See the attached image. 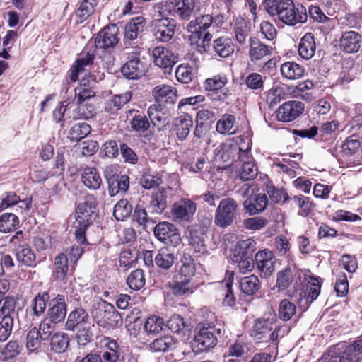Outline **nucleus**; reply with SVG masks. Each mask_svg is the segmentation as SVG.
I'll return each instance as SVG.
<instances>
[{"label":"nucleus","instance_id":"obj_6","mask_svg":"<svg viewBox=\"0 0 362 362\" xmlns=\"http://www.w3.org/2000/svg\"><path fill=\"white\" fill-rule=\"evenodd\" d=\"M97 216V202L93 194L85 196L76 209V221L82 227H89Z\"/></svg>","mask_w":362,"mask_h":362},{"label":"nucleus","instance_id":"obj_30","mask_svg":"<svg viewBox=\"0 0 362 362\" xmlns=\"http://www.w3.org/2000/svg\"><path fill=\"white\" fill-rule=\"evenodd\" d=\"M108 191L110 197L117 195L119 192H125L129 186V179L126 175H114L107 179Z\"/></svg>","mask_w":362,"mask_h":362},{"label":"nucleus","instance_id":"obj_2","mask_svg":"<svg viewBox=\"0 0 362 362\" xmlns=\"http://www.w3.org/2000/svg\"><path fill=\"white\" fill-rule=\"evenodd\" d=\"M278 9L276 16L287 25L293 26L307 21L306 8L300 4L296 6L292 0H280Z\"/></svg>","mask_w":362,"mask_h":362},{"label":"nucleus","instance_id":"obj_57","mask_svg":"<svg viewBox=\"0 0 362 362\" xmlns=\"http://www.w3.org/2000/svg\"><path fill=\"white\" fill-rule=\"evenodd\" d=\"M175 76L177 80L182 83H190L194 76L192 68L186 64H181L177 68Z\"/></svg>","mask_w":362,"mask_h":362},{"label":"nucleus","instance_id":"obj_47","mask_svg":"<svg viewBox=\"0 0 362 362\" xmlns=\"http://www.w3.org/2000/svg\"><path fill=\"white\" fill-rule=\"evenodd\" d=\"M235 118L232 115L225 114L216 124V130L218 133L225 134H233L235 133L233 127Z\"/></svg>","mask_w":362,"mask_h":362},{"label":"nucleus","instance_id":"obj_53","mask_svg":"<svg viewBox=\"0 0 362 362\" xmlns=\"http://www.w3.org/2000/svg\"><path fill=\"white\" fill-rule=\"evenodd\" d=\"M95 107L92 105L81 104L78 105V107L74 110L71 115L67 114V117L72 118L73 119H88L92 117Z\"/></svg>","mask_w":362,"mask_h":362},{"label":"nucleus","instance_id":"obj_1","mask_svg":"<svg viewBox=\"0 0 362 362\" xmlns=\"http://www.w3.org/2000/svg\"><path fill=\"white\" fill-rule=\"evenodd\" d=\"M288 332L286 327L278 324V320L274 315L268 317H263L255 320L251 335L258 340L275 342L279 338H282Z\"/></svg>","mask_w":362,"mask_h":362},{"label":"nucleus","instance_id":"obj_50","mask_svg":"<svg viewBox=\"0 0 362 362\" xmlns=\"http://www.w3.org/2000/svg\"><path fill=\"white\" fill-rule=\"evenodd\" d=\"M165 326L164 320L157 315L148 317L144 323V329L149 334H157L160 332Z\"/></svg>","mask_w":362,"mask_h":362},{"label":"nucleus","instance_id":"obj_33","mask_svg":"<svg viewBox=\"0 0 362 362\" xmlns=\"http://www.w3.org/2000/svg\"><path fill=\"white\" fill-rule=\"evenodd\" d=\"M88 314L83 308H76L68 315L65 324L66 329L69 331H74L77 325L88 322Z\"/></svg>","mask_w":362,"mask_h":362},{"label":"nucleus","instance_id":"obj_34","mask_svg":"<svg viewBox=\"0 0 362 362\" xmlns=\"http://www.w3.org/2000/svg\"><path fill=\"white\" fill-rule=\"evenodd\" d=\"M132 98L130 92H126L122 95H115L108 100L105 107V112L110 115H115L121 107L127 104Z\"/></svg>","mask_w":362,"mask_h":362},{"label":"nucleus","instance_id":"obj_13","mask_svg":"<svg viewBox=\"0 0 362 362\" xmlns=\"http://www.w3.org/2000/svg\"><path fill=\"white\" fill-rule=\"evenodd\" d=\"M304 110V104L291 100L282 104L277 110L276 116L279 121L289 122L299 117Z\"/></svg>","mask_w":362,"mask_h":362},{"label":"nucleus","instance_id":"obj_20","mask_svg":"<svg viewBox=\"0 0 362 362\" xmlns=\"http://www.w3.org/2000/svg\"><path fill=\"white\" fill-rule=\"evenodd\" d=\"M362 44L361 35L355 31L344 32L339 40V46L346 53L357 52Z\"/></svg>","mask_w":362,"mask_h":362},{"label":"nucleus","instance_id":"obj_12","mask_svg":"<svg viewBox=\"0 0 362 362\" xmlns=\"http://www.w3.org/2000/svg\"><path fill=\"white\" fill-rule=\"evenodd\" d=\"M128 61L121 69L122 74L129 79H136L144 75L146 68L140 60V52L136 49L133 52L128 53Z\"/></svg>","mask_w":362,"mask_h":362},{"label":"nucleus","instance_id":"obj_48","mask_svg":"<svg viewBox=\"0 0 362 362\" xmlns=\"http://www.w3.org/2000/svg\"><path fill=\"white\" fill-rule=\"evenodd\" d=\"M296 313V306L287 299L282 300L279 305L278 316L284 321H288Z\"/></svg>","mask_w":362,"mask_h":362},{"label":"nucleus","instance_id":"obj_55","mask_svg":"<svg viewBox=\"0 0 362 362\" xmlns=\"http://www.w3.org/2000/svg\"><path fill=\"white\" fill-rule=\"evenodd\" d=\"M228 82L226 76L221 74L209 78L204 81V88L208 90H218L223 88Z\"/></svg>","mask_w":362,"mask_h":362},{"label":"nucleus","instance_id":"obj_41","mask_svg":"<svg viewBox=\"0 0 362 362\" xmlns=\"http://www.w3.org/2000/svg\"><path fill=\"white\" fill-rule=\"evenodd\" d=\"M180 270L178 276L181 278L188 279L191 280V278L194 275L196 272L195 263L193 257L189 254H184L180 259Z\"/></svg>","mask_w":362,"mask_h":362},{"label":"nucleus","instance_id":"obj_62","mask_svg":"<svg viewBox=\"0 0 362 362\" xmlns=\"http://www.w3.org/2000/svg\"><path fill=\"white\" fill-rule=\"evenodd\" d=\"M95 92L88 88L80 86L75 88V101L76 105L83 104L87 100L90 99L95 96Z\"/></svg>","mask_w":362,"mask_h":362},{"label":"nucleus","instance_id":"obj_54","mask_svg":"<svg viewBox=\"0 0 362 362\" xmlns=\"http://www.w3.org/2000/svg\"><path fill=\"white\" fill-rule=\"evenodd\" d=\"M170 287L175 295L182 296L190 291L192 284L189 279L178 276L176 277V280L171 284Z\"/></svg>","mask_w":362,"mask_h":362},{"label":"nucleus","instance_id":"obj_64","mask_svg":"<svg viewBox=\"0 0 362 362\" xmlns=\"http://www.w3.org/2000/svg\"><path fill=\"white\" fill-rule=\"evenodd\" d=\"M268 223L267 218L263 217L248 218L243 221V225L247 229L257 230L265 227Z\"/></svg>","mask_w":362,"mask_h":362},{"label":"nucleus","instance_id":"obj_46","mask_svg":"<svg viewBox=\"0 0 362 362\" xmlns=\"http://www.w3.org/2000/svg\"><path fill=\"white\" fill-rule=\"evenodd\" d=\"M19 220L12 213H4L0 216V232L9 233L16 229Z\"/></svg>","mask_w":362,"mask_h":362},{"label":"nucleus","instance_id":"obj_56","mask_svg":"<svg viewBox=\"0 0 362 362\" xmlns=\"http://www.w3.org/2000/svg\"><path fill=\"white\" fill-rule=\"evenodd\" d=\"M13 326L11 316L0 315V341H6L10 336Z\"/></svg>","mask_w":362,"mask_h":362},{"label":"nucleus","instance_id":"obj_60","mask_svg":"<svg viewBox=\"0 0 362 362\" xmlns=\"http://www.w3.org/2000/svg\"><path fill=\"white\" fill-rule=\"evenodd\" d=\"M308 282V300H310V302L312 303L318 297L320 293L321 284L319 279L314 276H310Z\"/></svg>","mask_w":362,"mask_h":362},{"label":"nucleus","instance_id":"obj_17","mask_svg":"<svg viewBox=\"0 0 362 362\" xmlns=\"http://www.w3.org/2000/svg\"><path fill=\"white\" fill-rule=\"evenodd\" d=\"M213 17L209 14L202 15L189 21L186 29L191 33V38H197L200 40L202 34L212 25Z\"/></svg>","mask_w":362,"mask_h":362},{"label":"nucleus","instance_id":"obj_37","mask_svg":"<svg viewBox=\"0 0 362 362\" xmlns=\"http://www.w3.org/2000/svg\"><path fill=\"white\" fill-rule=\"evenodd\" d=\"M176 345V340L170 335H165L154 339L150 344V349L154 352H165L173 349Z\"/></svg>","mask_w":362,"mask_h":362},{"label":"nucleus","instance_id":"obj_35","mask_svg":"<svg viewBox=\"0 0 362 362\" xmlns=\"http://www.w3.org/2000/svg\"><path fill=\"white\" fill-rule=\"evenodd\" d=\"M16 257L17 260L23 265L28 267L35 265V255L27 244L19 245L16 248Z\"/></svg>","mask_w":362,"mask_h":362},{"label":"nucleus","instance_id":"obj_21","mask_svg":"<svg viewBox=\"0 0 362 362\" xmlns=\"http://www.w3.org/2000/svg\"><path fill=\"white\" fill-rule=\"evenodd\" d=\"M255 262L258 270L264 276L271 275L275 269L274 255L269 250L258 252L255 255Z\"/></svg>","mask_w":362,"mask_h":362},{"label":"nucleus","instance_id":"obj_52","mask_svg":"<svg viewBox=\"0 0 362 362\" xmlns=\"http://www.w3.org/2000/svg\"><path fill=\"white\" fill-rule=\"evenodd\" d=\"M291 199L299 209H300L298 214L303 216H307L313 207V202L309 197L302 195L293 196Z\"/></svg>","mask_w":362,"mask_h":362},{"label":"nucleus","instance_id":"obj_43","mask_svg":"<svg viewBox=\"0 0 362 362\" xmlns=\"http://www.w3.org/2000/svg\"><path fill=\"white\" fill-rule=\"evenodd\" d=\"M176 89L168 85H159L153 89V95L157 102H167L176 96Z\"/></svg>","mask_w":362,"mask_h":362},{"label":"nucleus","instance_id":"obj_14","mask_svg":"<svg viewBox=\"0 0 362 362\" xmlns=\"http://www.w3.org/2000/svg\"><path fill=\"white\" fill-rule=\"evenodd\" d=\"M146 24V19L142 16L134 18L126 24L123 39L126 49L135 44L134 41L137 38L139 34L144 31Z\"/></svg>","mask_w":362,"mask_h":362},{"label":"nucleus","instance_id":"obj_8","mask_svg":"<svg viewBox=\"0 0 362 362\" xmlns=\"http://www.w3.org/2000/svg\"><path fill=\"white\" fill-rule=\"evenodd\" d=\"M197 211V204L190 199L182 198L175 202L171 209L173 220L177 223L191 222Z\"/></svg>","mask_w":362,"mask_h":362},{"label":"nucleus","instance_id":"obj_44","mask_svg":"<svg viewBox=\"0 0 362 362\" xmlns=\"http://www.w3.org/2000/svg\"><path fill=\"white\" fill-rule=\"evenodd\" d=\"M49 300V295L47 291L38 293L32 301V310L35 316L42 315L47 306V303Z\"/></svg>","mask_w":362,"mask_h":362},{"label":"nucleus","instance_id":"obj_15","mask_svg":"<svg viewBox=\"0 0 362 362\" xmlns=\"http://www.w3.org/2000/svg\"><path fill=\"white\" fill-rule=\"evenodd\" d=\"M175 21L173 18H162L154 21V35L162 42L170 41L175 35Z\"/></svg>","mask_w":362,"mask_h":362},{"label":"nucleus","instance_id":"obj_51","mask_svg":"<svg viewBox=\"0 0 362 362\" xmlns=\"http://www.w3.org/2000/svg\"><path fill=\"white\" fill-rule=\"evenodd\" d=\"M132 206L127 199H120L115 206L113 215L117 220L123 221L129 216Z\"/></svg>","mask_w":362,"mask_h":362},{"label":"nucleus","instance_id":"obj_61","mask_svg":"<svg viewBox=\"0 0 362 362\" xmlns=\"http://www.w3.org/2000/svg\"><path fill=\"white\" fill-rule=\"evenodd\" d=\"M245 84L250 89L262 90L264 86L263 77L258 73H251L246 77Z\"/></svg>","mask_w":362,"mask_h":362},{"label":"nucleus","instance_id":"obj_7","mask_svg":"<svg viewBox=\"0 0 362 362\" xmlns=\"http://www.w3.org/2000/svg\"><path fill=\"white\" fill-rule=\"evenodd\" d=\"M248 55L250 62L255 64L271 63L269 58L274 53V48L261 42L257 37H250Z\"/></svg>","mask_w":362,"mask_h":362},{"label":"nucleus","instance_id":"obj_4","mask_svg":"<svg viewBox=\"0 0 362 362\" xmlns=\"http://www.w3.org/2000/svg\"><path fill=\"white\" fill-rule=\"evenodd\" d=\"M238 204L235 199L226 197L220 200L214 215V224L221 228L231 226L237 217Z\"/></svg>","mask_w":362,"mask_h":362},{"label":"nucleus","instance_id":"obj_59","mask_svg":"<svg viewBox=\"0 0 362 362\" xmlns=\"http://www.w3.org/2000/svg\"><path fill=\"white\" fill-rule=\"evenodd\" d=\"M95 0H83L76 12V16L81 18V21L86 20L95 11Z\"/></svg>","mask_w":362,"mask_h":362},{"label":"nucleus","instance_id":"obj_49","mask_svg":"<svg viewBox=\"0 0 362 362\" xmlns=\"http://www.w3.org/2000/svg\"><path fill=\"white\" fill-rule=\"evenodd\" d=\"M127 283L132 290L138 291L143 288L146 283L143 270L137 269L132 272L127 277Z\"/></svg>","mask_w":362,"mask_h":362},{"label":"nucleus","instance_id":"obj_10","mask_svg":"<svg viewBox=\"0 0 362 362\" xmlns=\"http://www.w3.org/2000/svg\"><path fill=\"white\" fill-rule=\"evenodd\" d=\"M153 231L156 238L166 245L175 247L181 243L177 228L169 222L159 223L154 227Z\"/></svg>","mask_w":362,"mask_h":362},{"label":"nucleus","instance_id":"obj_16","mask_svg":"<svg viewBox=\"0 0 362 362\" xmlns=\"http://www.w3.org/2000/svg\"><path fill=\"white\" fill-rule=\"evenodd\" d=\"M148 115L154 128L158 131H164L170 124V115L160 104H153L148 110Z\"/></svg>","mask_w":362,"mask_h":362},{"label":"nucleus","instance_id":"obj_22","mask_svg":"<svg viewBox=\"0 0 362 362\" xmlns=\"http://www.w3.org/2000/svg\"><path fill=\"white\" fill-rule=\"evenodd\" d=\"M132 129L139 132L144 138L145 142H151L153 138V134L151 130L148 131L151 123L148 117L140 114L135 115L130 121Z\"/></svg>","mask_w":362,"mask_h":362},{"label":"nucleus","instance_id":"obj_58","mask_svg":"<svg viewBox=\"0 0 362 362\" xmlns=\"http://www.w3.org/2000/svg\"><path fill=\"white\" fill-rule=\"evenodd\" d=\"M41 336L36 327L32 328L27 334L26 346L30 351L37 350L41 345Z\"/></svg>","mask_w":362,"mask_h":362},{"label":"nucleus","instance_id":"obj_28","mask_svg":"<svg viewBox=\"0 0 362 362\" xmlns=\"http://www.w3.org/2000/svg\"><path fill=\"white\" fill-rule=\"evenodd\" d=\"M316 44L314 36L311 33H307L300 39L298 44V54L305 60L310 59L315 54Z\"/></svg>","mask_w":362,"mask_h":362},{"label":"nucleus","instance_id":"obj_45","mask_svg":"<svg viewBox=\"0 0 362 362\" xmlns=\"http://www.w3.org/2000/svg\"><path fill=\"white\" fill-rule=\"evenodd\" d=\"M91 132L90 126L86 122H78L71 127L68 137L73 141H78L86 137Z\"/></svg>","mask_w":362,"mask_h":362},{"label":"nucleus","instance_id":"obj_63","mask_svg":"<svg viewBox=\"0 0 362 362\" xmlns=\"http://www.w3.org/2000/svg\"><path fill=\"white\" fill-rule=\"evenodd\" d=\"M257 175V167L255 162L242 164L240 171V177L243 180H250Z\"/></svg>","mask_w":362,"mask_h":362},{"label":"nucleus","instance_id":"obj_26","mask_svg":"<svg viewBox=\"0 0 362 362\" xmlns=\"http://www.w3.org/2000/svg\"><path fill=\"white\" fill-rule=\"evenodd\" d=\"M280 71L285 79L294 81L303 78L305 73L304 66L295 62H286L281 64Z\"/></svg>","mask_w":362,"mask_h":362},{"label":"nucleus","instance_id":"obj_31","mask_svg":"<svg viewBox=\"0 0 362 362\" xmlns=\"http://www.w3.org/2000/svg\"><path fill=\"white\" fill-rule=\"evenodd\" d=\"M81 180L83 185L90 190H96L102 184V178L97 169L93 167H86L81 174Z\"/></svg>","mask_w":362,"mask_h":362},{"label":"nucleus","instance_id":"obj_32","mask_svg":"<svg viewBox=\"0 0 362 362\" xmlns=\"http://www.w3.org/2000/svg\"><path fill=\"white\" fill-rule=\"evenodd\" d=\"M297 270L295 265H288L277 274L276 286L279 290H285L288 288L294 281Z\"/></svg>","mask_w":362,"mask_h":362},{"label":"nucleus","instance_id":"obj_38","mask_svg":"<svg viewBox=\"0 0 362 362\" xmlns=\"http://www.w3.org/2000/svg\"><path fill=\"white\" fill-rule=\"evenodd\" d=\"M167 192L161 187L155 192L150 202V207L156 214H161L167 207Z\"/></svg>","mask_w":362,"mask_h":362},{"label":"nucleus","instance_id":"obj_42","mask_svg":"<svg viewBox=\"0 0 362 362\" xmlns=\"http://www.w3.org/2000/svg\"><path fill=\"white\" fill-rule=\"evenodd\" d=\"M175 262V256L168 247H162L158 250V254L155 257L156 264L163 269H168L170 268Z\"/></svg>","mask_w":362,"mask_h":362},{"label":"nucleus","instance_id":"obj_40","mask_svg":"<svg viewBox=\"0 0 362 362\" xmlns=\"http://www.w3.org/2000/svg\"><path fill=\"white\" fill-rule=\"evenodd\" d=\"M240 290L248 296L254 295L260 288V282L255 275H250L240 279Z\"/></svg>","mask_w":362,"mask_h":362},{"label":"nucleus","instance_id":"obj_3","mask_svg":"<svg viewBox=\"0 0 362 362\" xmlns=\"http://www.w3.org/2000/svg\"><path fill=\"white\" fill-rule=\"evenodd\" d=\"M91 315L99 327L106 329L115 328L122 321L120 315L113 305L104 300L93 305Z\"/></svg>","mask_w":362,"mask_h":362},{"label":"nucleus","instance_id":"obj_11","mask_svg":"<svg viewBox=\"0 0 362 362\" xmlns=\"http://www.w3.org/2000/svg\"><path fill=\"white\" fill-rule=\"evenodd\" d=\"M119 29L116 24H109L101 30L95 37L97 48L109 49L115 47L119 41Z\"/></svg>","mask_w":362,"mask_h":362},{"label":"nucleus","instance_id":"obj_23","mask_svg":"<svg viewBox=\"0 0 362 362\" xmlns=\"http://www.w3.org/2000/svg\"><path fill=\"white\" fill-rule=\"evenodd\" d=\"M268 204V199L265 194L259 193L254 197L246 199L243 205L244 209L250 216L262 213Z\"/></svg>","mask_w":362,"mask_h":362},{"label":"nucleus","instance_id":"obj_19","mask_svg":"<svg viewBox=\"0 0 362 362\" xmlns=\"http://www.w3.org/2000/svg\"><path fill=\"white\" fill-rule=\"evenodd\" d=\"M65 298L64 295L58 294L50 301V307L48 309L47 315L54 323L63 321L66 317V305Z\"/></svg>","mask_w":362,"mask_h":362},{"label":"nucleus","instance_id":"obj_5","mask_svg":"<svg viewBox=\"0 0 362 362\" xmlns=\"http://www.w3.org/2000/svg\"><path fill=\"white\" fill-rule=\"evenodd\" d=\"M221 334V329L209 324L200 322L196 327L194 341L199 351H206L217 344V334Z\"/></svg>","mask_w":362,"mask_h":362},{"label":"nucleus","instance_id":"obj_29","mask_svg":"<svg viewBox=\"0 0 362 362\" xmlns=\"http://www.w3.org/2000/svg\"><path fill=\"white\" fill-rule=\"evenodd\" d=\"M212 50L220 57L226 58L234 52V45L229 37H219L213 41Z\"/></svg>","mask_w":362,"mask_h":362},{"label":"nucleus","instance_id":"obj_39","mask_svg":"<svg viewBox=\"0 0 362 362\" xmlns=\"http://www.w3.org/2000/svg\"><path fill=\"white\" fill-rule=\"evenodd\" d=\"M50 339L51 349L56 353L61 354L66 351L69 344V337L64 332H57L52 334Z\"/></svg>","mask_w":362,"mask_h":362},{"label":"nucleus","instance_id":"obj_27","mask_svg":"<svg viewBox=\"0 0 362 362\" xmlns=\"http://www.w3.org/2000/svg\"><path fill=\"white\" fill-rule=\"evenodd\" d=\"M69 270V262L66 256L60 253L57 255L54 260L52 276L54 280L59 282H65L67 279Z\"/></svg>","mask_w":362,"mask_h":362},{"label":"nucleus","instance_id":"obj_25","mask_svg":"<svg viewBox=\"0 0 362 362\" xmlns=\"http://www.w3.org/2000/svg\"><path fill=\"white\" fill-rule=\"evenodd\" d=\"M173 124L177 139L183 141L187 139L193 127V119L190 115H183L176 117Z\"/></svg>","mask_w":362,"mask_h":362},{"label":"nucleus","instance_id":"obj_24","mask_svg":"<svg viewBox=\"0 0 362 362\" xmlns=\"http://www.w3.org/2000/svg\"><path fill=\"white\" fill-rule=\"evenodd\" d=\"M257 249V242L253 238L239 240L230 255L231 261H237V257H252Z\"/></svg>","mask_w":362,"mask_h":362},{"label":"nucleus","instance_id":"obj_9","mask_svg":"<svg viewBox=\"0 0 362 362\" xmlns=\"http://www.w3.org/2000/svg\"><path fill=\"white\" fill-rule=\"evenodd\" d=\"M152 54L155 64L164 69L165 74L171 72L173 66L178 62L180 54L165 47H156Z\"/></svg>","mask_w":362,"mask_h":362},{"label":"nucleus","instance_id":"obj_18","mask_svg":"<svg viewBox=\"0 0 362 362\" xmlns=\"http://www.w3.org/2000/svg\"><path fill=\"white\" fill-rule=\"evenodd\" d=\"M173 6V14L182 21H188L194 10L199 3V0H169Z\"/></svg>","mask_w":362,"mask_h":362},{"label":"nucleus","instance_id":"obj_36","mask_svg":"<svg viewBox=\"0 0 362 362\" xmlns=\"http://www.w3.org/2000/svg\"><path fill=\"white\" fill-rule=\"evenodd\" d=\"M189 245L195 253L204 255L207 253V247L204 243V235L198 230H191L189 236Z\"/></svg>","mask_w":362,"mask_h":362}]
</instances>
